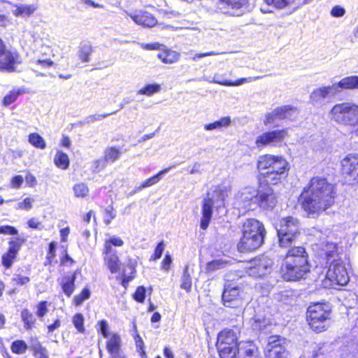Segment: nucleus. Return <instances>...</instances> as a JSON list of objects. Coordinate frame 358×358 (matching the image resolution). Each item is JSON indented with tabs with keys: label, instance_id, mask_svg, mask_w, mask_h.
I'll use <instances>...</instances> for the list:
<instances>
[{
	"label": "nucleus",
	"instance_id": "nucleus-1",
	"mask_svg": "<svg viewBox=\"0 0 358 358\" xmlns=\"http://www.w3.org/2000/svg\"><path fill=\"white\" fill-rule=\"evenodd\" d=\"M301 196L304 210L308 214H318L334 203V187L324 178L313 177Z\"/></svg>",
	"mask_w": 358,
	"mask_h": 358
},
{
	"label": "nucleus",
	"instance_id": "nucleus-2",
	"mask_svg": "<svg viewBox=\"0 0 358 358\" xmlns=\"http://www.w3.org/2000/svg\"><path fill=\"white\" fill-rule=\"evenodd\" d=\"M357 89L358 76H348L331 85L322 86L314 89L310 94L309 103L315 107L320 108L325 104L326 99L335 96L342 90Z\"/></svg>",
	"mask_w": 358,
	"mask_h": 358
},
{
	"label": "nucleus",
	"instance_id": "nucleus-3",
	"mask_svg": "<svg viewBox=\"0 0 358 358\" xmlns=\"http://www.w3.org/2000/svg\"><path fill=\"white\" fill-rule=\"evenodd\" d=\"M266 233L261 222L254 218L246 220L242 225V237L237 245L238 251L244 252L259 248L264 243Z\"/></svg>",
	"mask_w": 358,
	"mask_h": 358
},
{
	"label": "nucleus",
	"instance_id": "nucleus-4",
	"mask_svg": "<svg viewBox=\"0 0 358 358\" xmlns=\"http://www.w3.org/2000/svg\"><path fill=\"white\" fill-rule=\"evenodd\" d=\"M329 116L337 124L349 127L351 134L358 136V104L353 102L336 103L330 110Z\"/></svg>",
	"mask_w": 358,
	"mask_h": 358
},
{
	"label": "nucleus",
	"instance_id": "nucleus-5",
	"mask_svg": "<svg viewBox=\"0 0 358 358\" xmlns=\"http://www.w3.org/2000/svg\"><path fill=\"white\" fill-rule=\"evenodd\" d=\"M244 201L253 200L260 208L265 210L273 209L277 202V196L273 189L268 185H259V190L252 187H246L242 193Z\"/></svg>",
	"mask_w": 358,
	"mask_h": 358
},
{
	"label": "nucleus",
	"instance_id": "nucleus-6",
	"mask_svg": "<svg viewBox=\"0 0 358 358\" xmlns=\"http://www.w3.org/2000/svg\"><path fill=\"white\" fill-rule=\"evenodd\" d=\"M299 222L296 218L291 216L282 218L276 227L280 246H291L299 234Z\"/></svg>",
	"mask_w": 358,
	"mask_h": 358
},
{
	"label": "nucleus",
	"instance_id": "nucleus-7",
	"mask_svg": "<svg viewBox=\"0 0 358 358\" xmlns=\"http://www.w3.org/2000/svg\"><path fill=\"white\" fill-rule=\"evenodd\" d=\"M330 310L325 304L315 303L308 307L307 317L310 327L315 331H322L329 325Z\"/></svg>",
	"mask_w": 358,
	"mask_h": 358
},
{
	"label": "nucleus",
	"instance_id": "nucleus-8",
	"mask_svg": "<svg viewBox=\"0 0 358 358\" xmlns=\"http://www.w3.org/2000/svg\"><path fill=\"white\" fill-rule=\"evenodd\" d=\"M216 201H220V205H224V195L222 194V190L220 188L212 193L208 192L207 197L203 200L200 227L203 230H206L209 226L213 214V208Z\"/></svg>",
	"mask_w": 358,
	"mask_h": 358
},
{
	"label": "nucleus",
	"instance_id": "nucleus-9",
	"mask_svg": "<svg viewBox=\"0 0 358 358\" xmlns=\"http://www.w3.org/2000/svg\"><path fill=\"white\" fill-rule=\"evenodd\" d=\"M349 275L345 267L340 260H334L326 274L325 286H344L349 282Z\"/></svg>",
	"mask_w": 358,
	"mask_h": 358
},
{
	"label": "nucleus",
	"instance_id": "nucleus-10",
	"mask_svg": "<svg viewBox=\"0 0 358 358\" xmlns=\"http://www.w3.org/2000/svg\"><path fill=\"white\" fill-rule=\"evenodd\" d=\"M287 166L288 163L285 158L271 155L260 156L257 162L259 171L285 173Z\"/></svg>",
	"mask_w": 358,
	"mask_h": 358
},
{
	"label": "nucleus",
	"instance_id": "nucleus-11",
	"mask_svg": "<svg viewBox=\"0 0 358 358\" xmlns=\"http://www.w3.org/2000/svg\"><path fill=\"white\" fill-rule=\"evenodd\" d=\"M22 62L19 53L6 49L4 42L0 38V71L8 73L16 71V66Z\"/></svg>",
	"mask_w": 358,
	"mask_h": 358
},
{
	"label": "nucleus",
	"instance_id": "nucleus-12",
	"mask_svg": "<svg viewBox=\"0 0 358 358\" xmlns=\"http://www.w3.org/2000/svg\"><path fill=\"white\" fill-rule=\"evenodd\" d=\"M282 265H286L287 269H290L293 265L299 268H309L305 249L302 247H296L289 250Z\"/></svg>",
	"mask_w": 358,
	"mask_h": 358
},
{
	"label": "nucleus",
	"instance_id": "nucleus-13",
	"mask_svg": "<svg viewBox=\"0 0 358 358\" xmlns=\"http://www.w3.org/2000/svg\"><path fill=\"white\" fill-rule=\"evenodd\" d=\"M342 173L350 183L358 182V154L350 153L341 160Z\"/></svg>",
	"mask_w": 358,
	"mask_h": 358
},
{
	"label": "nucleus",
	"instance_id": "nucleus-14",
	"mask_svg": "<svg viewBox=\"0 0 358 358\" xmlns=\"http://www.w3.org/2000/svg\"><path fill=\"white\" fill-rule=\"evenodd\" d=\"M24 242L25 239L20 237H16L8 241V250L1 257V264L6 269H9L12 267Z\"/></svg>",
	"mask_w": 358,
	"mask_h": 358
},
{
	"label": "nucleus",
	"instance_id": "nucleus-15",
	"mask_svg": "<svg viewBox=\"0 0 358 358\" xmlns=\"http://www.w3.org/2000/svg\"><path fill=\"white\" fill-rule=\"evenodd\" d=\"M287 136V129H277L271 131H266L259 135L256 139L257 147L275 146L282 142Z\"/></svg>",
	"mask_w": 358,
	"mask_h": 358
},
{
	"label": "nucleus",
	"instance_id": "nucleus-16",
	"mask_svg": "<svg viewBox=\"0 0 358 358\" xmlns=\"http://www.w3.org/2000/svg\"><path fill=\"white\" fill-rule=\"evenodd\" d=\"M239 329H230L225 331V358H237L240 352V344L245 342L238 343V336Z\"/></svg>",
	"mask_w": 358,
	"mask_h": 358
},
{
	"label": "nucleus",
	"instance_id": "nucleus-17",
	"mask_svg": "<svg viewBox=\"0 0 358 358\" xmlns=\"http://www.w3.org/2000/svg\"><path fill=\"white\" fill-rule=\"evenodd\" d=\"M126 13L137 24L145 27H152L155 26L157 21L153 15L143 10L126 11Z\"/></svg>",
	"mask_w": 358,
	"mask_h": 358
},
{
	"label": "nucleus",
	"instance_id": "nucleus-18",
	"mask_svg": "<svg viewBox=\"0 0 358 358\" xmlns=\"http://www.w3.org/2000/svg\"><path fill=\"white\" fill-rule=\"evenodd\" d=\"M250 9L249 0H225V14L240 16Z\"/></svg>",
	"mask_w": 358,
	"mask_h": 358
},
{
	"label": "nucleus",
	"instance_id": "nucleus-19",
	"mask_svg": "<svg viewBox=\"0 0 358 358\" xmlns=\"http://www.w3.org/2000/svg\"><path fill=\"white\" fill-rule=\"evenodd\" d=\"M103 261L111 273H116L120 269L121 262L117 255V250L107 245L103 249Z\"/></svg>",
	"mask_w": 358,
	"mask_h": 358
},
{
	"label": "nucleus",
	"instance_id": "nucleus-20",
	"mask_svg": "<svg viewBox=\"0 0 358 358\" xmlns=\"http://www.w3.org/2000/svg\"><path fill=\"white\" fill-rule=\"evenodd\" d=\"M278 338L275 336L269 337L266 354L267 358H288V352Z\"/></svg>",
	"mask_w": 358,
	"mask_h": 358
},
{
	"label": "nucleus",
	"instance_id": "nucleus-21",
	"mask_svg": "<svg viewBox=\"0 0 358 358\" xmlns=\"http://www.w3.org/2000/svg\"><path fill=\"white\" fill-rule=\"evenodd\" d=\"M122 340L119 334L113 333L106 341L109 358H127L121 349Z\"/></svg>",
	"mask_w": 358,
	"mask_h": 358
},
{
	"label": "nucleus",
	"instance_id": "nucleus-22",
	"mask_svg": "<svg viewBox=\"0 0 358 358\" xmlns=\"http://www.w3.org/2000/svg\"><path fill=\"white\" fill-rule=\"evenodd\" d=\"M272 261L266 257H259L252 262V268L250 269V274L257 277L265 275L272 266Z\"/></svg>",
	"mask_w": 358,
	"mask_h": 358
},
{
	"label": "nucleus",
	"instance_id": "nucleus-23",
	"mask_svg": "<svg viewBox=\"0 0 358 358\" xmlns=\"http://www.w3.org/2000/svg\"><path fill=\"white\" fill-rule=\"evenodd\" d=\"M286 265L281 266V273L283 278L286 280H298L303 278L309 268H303L292 266L290 269H287Z\"/></svg>",
	"mask_w": 358,
	"mask_h": 358
},
{
	"label": "nucleus",
	"instance_id": "nucleus-24",
	"mask_svg": "<svg viewBox=\"0 0 358 358\" xmlns=\"http://www.w3.org/2000/svg\"><path fill=\"white\" fill-rule=\"evenodd\" d=\"M15 9L13 10L12 13L14 16L19 17H29L38 9V6L36 3L32 4H22L15 3L12 4Z\"/></svg>",
	"mask_w": 358,
	"mask_h": 358
},
{
	"label": "nucleus",
	"instance_id": "nucleus-25",
	"mask_svg": "<svg viewBox=\"0 0 358 358\" xmlns=\"http://www.w3.org/2000/svg\"><path fill=\"white\" fill-rule=\"evenodd\" d=\"M240 352L241 358H262L258 348L252 342L240 344Z\"/></svg>",
	"mask_w": 358,
	"mask_h": 358
},
{
	"label": "nucleus",
	"instance_id": "nucleus-26",
	"mask_svg": "<svg viewBox=\"0 0 358 358\" xmlns=\"http://www.w3.org/2000/svg\"><path fill=\"white\" fill-rule=\"evenodd\" d=\"M238 296L239 291L236 287L230 289L225 288V307H238L241 306L242 301Z\"/></svg>",
	"mask_w": 358,
	"mask_h": 358
},
{
	"label": "nucleus",
	"instance_id": "nucleus-27",
	"mask_svg": "<svg viewBox=\"0 0 358 358\" xmlns=\"http://www.w3.org/2000/svg\"><path fill=\"white\" fill-rule=\"evenodd\" d=\"M262 174V178H259V185H267L268 184L275 185L278 184L285 173H275L272 171H259Z\"/></svg>",
	"mask_w": 358,
	"mask_h": 358
},
{
	"label": "nucleus",
	"instance_id": "nucleus-28",
	"mask_svg": "<svg viewBox=\"0 0 358 358\" xmlns=\"http://www.w3.org/2000/svg\"><path fill=\"white\" fill-rule=\"evenodd\" d=\"M281 120L295 118L299 110L296 107L290 105H285L275 108Z\"/></svg>",
	"mask_w": 358,
	"mask_h": 358
},
{
	"label": "nucleus",
	"instance_id": "nucleus-29",
	"mask_svg": "<svg viewBox=\"0 0 358 358\" xmlns=\"http://www.w3.org/2000/svg\"><path fill=\"white\" fill-rule=\"evenodd\" d=\"M173 167H175L174 165L171 166H169L168 168H166V169L160 171L159 172H158L155 176H153L150 177V178L144 180L141 183V187L147 188V187H151V186L157 184V182H159L160 181V180L162 178V177L165 174H166Z\"/></svg>",
	"mask_w": 358,
	"mask_h": 358
},
{
	"label": "nucleus",
	"instance_id": "nucleus-30",
	"mask_svg": "<svg viewBox=\"0 0 358 358\" xmlns=\"http://www.w3.org/2000/svg\"><path fill=\"white\" fill-rule=\"evenodd\" d=\"M157 57L164 64H173L179 59L180 54L176 51L166 50L158 53Z\"/></svg>",
	"mask_w": 358,
	"mask_h": 358
},
{
	"label": "nucleus",
	"instance_id": "nucleus-31",
	"mask_svg": "<svg viewBox=\"0 0 358 358\" xmlns=\"http://www.w3.org/2000/svg\"><path fill=\"white\" fill-rule=\"evenodd\" d=\"M76 273L71 276H66L64 281L61 284L62 291L66 296L70 297L75 290Z\"/></svg>",
	"mask_w": 358,
	"mask_h": 358
},
{
	"label": "nucleus",
	"instance_id": "nucleus-32",
	"mask_svg": "<svg viewBox=\"0 0 358 358\" xmlns=\"http://www.w3.org/2000/svg\"><path fill=\"white\" fill-rule=\"evenodd\" d=\"M135 272V268L131 264L127 265V268L123 269L122 273L121 285L125 289L127 287L129 282L134 278Z\"/></svg>",
	"mask_w": 358,
	"mask_h": 358
},
{
	"label": "nucleus",
	"instance_id": "nucleus-33",
	"mask_svg": "<svg viewBox=\"0 0 358 358\" xmlns=\"http://www.w3.org/2000/svg\"><path fill=\"white\" fill-rule=\"evenodd\" d=\"M92 52V46L89 41H83L80 43L79 58L83 62H88L90 56Z\"/></svg>",
	"mask_w": 358,
	"mask_h": 358
},
{
	"label": "nucleus",
	"instance_id": "nucleus-34",
	"mask_svg": "<svg viewBox=\"0 0 358 358\" xmlns=\"http://www.w3.org/2000/svg\"><path fill=\"white\" fill-rule=\"evenodd\" d=\"M54 162L55 165L63 170H66L69 166V159L68 155L62 151H57L55 158Z\"/></svg>",
	"mask_w": 358,
	"mask_h": 358
},
{
	"label": "nucleus",
	"instance_id": "nucleus-35",
	"mask_svg": "<svg viewBox=\"0 0 358 358\" xmlns=\"http://www.w3.org/2000/svg\"><path fill=\"white\" fill-rule=\"evenodd\" d=\"M120 150L116 147H108L104 151V159L108 163H114L120 157Z\"/></svg>",
	"mask_w": 358,
	"mask_h": 358
},
{
	"label": "nucleus",
	"instance_id": "nucleus-36",
	"mask_svg": "<svg viewBox=\"0 0 358 358\" xmlns=\"http://www.w3.org/2000/svg\"><path fill=\"white\" fill-rule=\"evenodd\" d=\"M21 317L24 329H31L36 322L34 315L28 309H23L21 312Z\"/></svg>",
	"mask_w": 358,
	"mask_h": 358
},
{
	"label": "nucleus",
	"instance_id": "nucleus-37",
	"mask_svg": "<svg viewBox=\"0 0 358 358\" xmlns=\"http://www.w3.org/2000/svg\"><path fill=\"white\" fill-rule=\"evenodd\" d=\"M29 142L35 148L43 150L46 148L44 138L38 133H31L28 137Z\"/></svg>",
	"mask_w": 358,
	"mask_h": 358
},
{
	"label": "nucleus",
	"instance_id": "nucleus-38",
	"mask_svg": "<svg viewBox=\"0 0 358 358\" xmlns=\"http://www.w3.org/2000/svg\"><path fill=\"white\" fill-rule=\"evenodd\" d=\"M180 280L181 289H185L187 292H189L192 289V278L189 272L188 266H185Z\"/></svg>",
	"mask_w": 358,
	"mask_h": 358
},
{
	"label": "nucleus",
	"instance_id": "nucleus-39",
	"mask_svg": "<svg viewBox=\"0 0 358 358\" xmlns=\"http://www.w3.org/2000/svg\"><path fill=\"white\" fill-rule=\"evenodd\" d=\"M161 86L159 84H148L141 90L138 91V94H143L146 96H152V94L159 92Z\"/></svg>",
	"mask_w": 358,
	"mask_h": 358
},
{
	"label": "nucleus",
	"instance_id": "nucleus-40",
	"mask_svg": "<svg viewBox=\"0 0 358 358\" xmlns=\"http://www.w3.org/2000/svg\"><path fill=\"white\" fill-rule=\"evenodd\" d=\"M18 271L19 270L13 275L11 282L19 286H25L30 282L31 279L29 276L24 275Z\"/></svg>",
	"mask_w": 358,
	"mask_h": 358
},
{
	"label": "nucleus",
	"instance_id": "nucleus-41",
	"mask_svg": "<svg viewBox=\"0 0 358 358\" xmlns=\"http://www.w3.org/2000/svg\"><path fill=\"white\" fill-rule=\"evenodd\" d=\"M10 348L13 353L22 355L27 351L28 346L24 341L17 340L12 343Z\"/></svg>",
	"mask_w": 358,
	"mask_h": 358
},
{
	"label": "nucleus",
	"instance_id": "nucleus-42",
	"mask_svg": "<svg viewBox=\"0 0 358 358\" xmlns=\"http://www.w3.org/2000/svg\"><path fill=\"white\" fill-rule=\"evenodd\" d=\"M324 254L326 255L328 261L330 258L334 257L337 255V246L334 243L327 242L322 248Z\"/></svg>",
	"mask_w": 358,
	"mask_h": 358
},
{
	"label": "nucleus",
	"instance_id": "nucleus-43",
	"mask_svg": "<svg viewBox=\"0 0 358 358\" xmlns=\"http://www.w3.org/2000/svg\"><path fill=\"white\" fill-rule=\"evenodd\" d=\"M73 191L75 196L78 198H84L87 195L89 192V189L85 183L80 182L76 184L73 187Z\"/></svg>",
	"mask_w": 358,
	"mask_h": 358
},
{
	"label": "nucleus",
	"instance_id": "nucleus-44",
	"mask_svg": "<svg viewBox=\"0 0 358 358\" xmlns=\"http://www.w3.org/2000/svg\"><path fill=\"white\" fill-rule=\"evenodd\" d=\"M267 6H273L277 9H282L294 3V0H264Z\"/></svg>",
	"mask_w": 358,
	"mask_h": 358
},
{
	"label": "nucleus",
	"instance_id": "nucleus-45",
	"mask_svg": "<svg viewBox=\"0 0 358 358\" xmlns=\"http://www.w3.org/2000/svg\"><path fill=\"white\" fill-rule=\"evenodd\" d=\"M91 296L90 289L85 287L83 289L80 294L76 295L73 299L74 304L77 306H80L84 301L88 299Z\"/></svg>",
	"mask_w": 358,
	"mask_h": 358
},
{
	"label": "nucleus",
	"instance_id": "nucleus-46",
	"mask_svg": "<svg viewBox=\"0 0 358 358\" xmlns=\"http://www.w3.org/2000/svg\"><path fill=\"white\" fill-rule=\"evenodd\" d=\"M116 113H117V110L113 111L110 113L91 115L86 117L83 123V124H90V123H93L96 121H101L103 118L107 117L110 116V115L115 114Z\"/></svg>",
	"mask_w": 358,
	"mask_h": 358
},
{
	"label": "nucleus",
	"instance_id": "nucleus-47",
	"mask_svg": "<svg viewBox=\"0 0 358 358\" xmlns=\"http://www.w3.org/2000/svg\"><path fill=\"white\" fill-rule=\"evenodd\" d=\"M73 324L78 331L83 333L85 331L84 327V317L81 313H76L72 320Z\"/></svg>",
	"mask_w": 358,
	"mask_h": 358
},
{
	"label": "nucleus",
	"instance_id": "nucleus-48",
	"mask_svg": "<svg viewBox=\"0 0 358 358\" xmlns=\"http://www.w3.org/2000/svg\"><path fill=\"white\" fill-rule=\"evenodd\" d=\"M277 120H281L275 109L266 113L264 120V124L265 125H269L274 124Z\"/></svg>",
	"mask_w": 358,
	"mask_h": 358
},
{
	"label": "nucleus",
	"instance_id": "nucleus-49",
	"mask_svg": "<svg viewBox=\"0 0 358 358\" xmlns=\"http://www.w3.org/2000/svg\"><path fill=\"white\" fill-rule=\"evenodd\" d=\"M146 289L143 286H139L136 288L133 297L138 303H143L145 299Z\"/></svg>",
	"mask_w": 358,
	"mask_h": 358
},
{
	"label": "nucleus",
	"instance_id": "nucleus-50",
	"mask_svg": "<svg viewBox=\"0 0 358 358\" xmlns=\"http://www.w3.org/2000/svg\"><path fill=\"white\" fill-rule=\"evenodd\" d=\"M260 78V77H249V78H241L236 82H231V80H225L224 84L226 85L229 86H238L241 85L245 83H250L254 80H256L257 79Z\"/></svg>",
	"mask_w": 358,
	"mask_h": 358
},
{
	"label": "nucleus",
	"instance_id": "nucleus-51",
	"mask_svg": "<svg viewBox=\"0 0 358 358\" xmlns=\"http://www.w3.org/2000/svg\"><path fill=\"white\" fill-rule=\"evenodd\" d=\"M98 331L106 338H108L110 335L109 334L108 324L106 320H102L98 323Z\"/></svg>",
	"mask_w": 358,
	"mask_h": 358
},
{
	"label": "nucleus",
	"instance_id": "nucleus-52",
	"mask_svg": "<svg viewBox=\"0 0 358 358\" xmlns=\"http://www.w3.org/2000/svg\"><path fill=\"white\" fill-rule=\"evenodd\" d=\"M18 230L11 225H0V234L15 236L17 235Z\"/></svg>",
	"mask_w": 358,
	"mask_h": 358
},
{
	"label": "nucleus",
	"instance_id": "nucleus-53",
	"mask_svg": "<svg viewBox=\"0 0 358 358\" xmlns=\"http://www.w3.org/2000/svg\"><path fill=\"white\" fill-rule=\"evenodd\" d=\"M47 306V301H41L38 303L36 306L37 310L36 314L38 317L41 318L46 315L48 310Z\"/></svg>",
	"mask_w": 358,
	"mask_h": 358
},
{
	"label": "nucleus",
	"instance_id": "nucleus-54",
	"mask_svg": "<svg viewBox=\"0 0 358 358\" xmlns=\"http://www.w3.org/2000/svg\"><path fill=\"white\" fill-rule=\"evenodd\" d=\"M224 262L222 259H215L208 262L206 265V270L208 272L214 271L217 269L222 268Z\"/></svg>",
	"mask_w": 358,
	"mask_h": 358
},
{
	"label": "nucleus",
	"instance_id": "nucleus-55",
	"mask_svg": "<svg viewBox=\"0 0 358 358\" xmlns=\"http://www.w3.org/2000/svg\"><path fill=\"white\" fill-rule=\"evenodd\" d=\"M165 244L163 241H160L155 249L154 254L150 258V260H157L161 258L164 250Z\"/></svg>",
	"mask_w": 358,
	"mask_h": 358
},
{
	"label": "nucleus",
	"instance_id": "nucleus-56",
	"mask_svg": "<svg viewBox=\"0 0 358 358\" xmlns=\"http://www.w3.org/2000/svg\"><path fill=\"white\" fill-rule=\"evenodd\" d=\"M124 244V241L122 240L121 238L116 236H112L110 237V238L107 241H106V243L104 244V248L109 245L110 247L112 248V246L115 247H120L122 246Z\"/></svg>",
	"mask_w": 358,
	"mask_h": 358
},
{
	"label": "nucleus",
	"instance_id": "nucleus-57",
	"mask_svg": "<svg viewBox=\"0 0 358 358\" xmlns=\"http://www.w3.org/2000/svg\"><path fill=\"white\" fill-rule=\"evenodd\" d=\"M224 127V117H221L219 120L215 121L213 123L206 124L204 129L207 131H211L214 129H220Z\"/></svg>",
	"mask_w": 358,
	"mask_h": 358
},
{
	"label": "nucleus",
	"instance_id": "nucleus-58",
	"mask_svg": "<svg viewBox=\"0 0 358 358\" xmlns=\"http://www.w3.org/2000/svg\"><path fill=\"white\" fill-rule=\"evenodd\" d=\"M34 199L29 197L25 198L22 201L17 204L16 209H22L29 210L32 208Z\"/></svg>",
	"mask_w": 358,
	"mask_h": 358
},
{
	"label": "nucleus",
	"instance_id": "nucleus-59",
	"mask_svg": "<svg viewBox=\"0 0 358 358\" xmlns=\"http://www.w3.org/2000/svg\"><path fill=\"white\" fill-rule=\"evenodd\" d=\"M224 344V331H220L217 335V348L220 358H224V348L222 345Z\"/></svg>",
	"mask_w": 358,
	"mask_h": 358
},
{
	"label": "nucleus",
	"instance_id": "nucleus-60",
	"mask_svg": "<svg viewBox=\"0 0 358 358\" xmlns=\"http://www.w3.org/2000/svg\"><path fill=\"white\" fill-rule=\"evenodd\" d=\"M115 217L116 214L114 212L113 207L109 206L105 209L104 222L107 225L109 224L112 220H113Z\"/></svg>",
	"mask_w": 358,
	"mask_h": 358
},
{
	"label": "nucleus",
	"instance_id": "nucleus-61",
	"mask_svg": "<svg viewBox=\"0 0 358 358\" xmlns=\"http://www.w3.org/2000/svg\"><path fill=\"white\" fill-rule=\"evenodd\" d=\"M24 182V178L20 175L15 176L12 178L10 181V186L14 189H19L21 187Z\"/></svg>",
	"mask_w": 358,
	"mask_h": 358
},
{
	"label": "nucleus",
	"instance_id": "nucleus-62",
	"mask_svg": "<svg viewBox=\"0 0 358 358\" xmlns=\"http://www.w3.org/2000/svg\"><path fill=\"white\" fill-rule=\"evenodd\" d=\"M24 180L27 185L29 187H35L37 185V180L36 177L30 172H27L24 178Z\"/></svg>",
	"mask_w": 358,
	"mask_h": 358
},
{
	"label": "nucleus",
	"instance_id": "nucleus-63",
	"mask_svg": "<svg viewBox=\"0 0 358 358\" xmlns=\"http://www.w3.org/2000/svg\"><path fill=\"white\" fill-rule=\"evenodd\" d=\"M17 94L14 92H10V94L4 96L3 99V103L6 106H9L12 103H13L17 99Z\"/></svg>",
	"mask_w": 358,
	"mask_h": 358
},
{
	"label": "nucleus",
	"instance_id": "nucleus-64",
	"mask_svg": "<svg viewBox=\"0 0 358 358\" xmlns=\"http://www.w3.org/2000/svg\"><path fill=\"white\" fill-rule=\"evenodd\" d=\"M27 225L29 228L34 229H42L43 225L37 219L33 217L27 221Z\"/></svg>",
	"mask_w": 358,
	"mask_h": 358
}]
</instances>
